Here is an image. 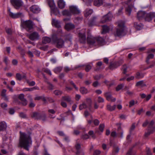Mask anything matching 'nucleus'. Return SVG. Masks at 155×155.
<instances>
[{
    "label": "nucleus",
    "instance_id": "nucleus-1",
    "mask_svg": "<svg viewBox=\"0 0 155 155\" xmlns=\"http://www.w3.org/2000/svg\"><path fill=\"white\" fill-rule=\"evenodd\" d=\"M32 141L30 135L24 133L20 132L19 143L21 147L28 150Z\"/></svg>",
    "mask_w": 155,
    "mask_h": 155
},
{
    "label": "nucleus",
    "instance_id": "nucleus-2",
    "mask_svg": "<svg viewBox=\"0 0 155 155\" xmlns=\"http://www.w3.org/2000/svg\"><path fill=\"white\" fill-rule=\"evenodd\" d=\"M87 42L91 45L102 46L104 45L105 41L104 38L100 36L94 37L90 36L87 37Z\"/></svg>",
    "mask_w": 155,
    "mask_h": 155
},
{
    "label": "nucleus",
    "instance_id": "nucleus-3",
    "mask_svg": "<svg viewBox=\"0 0 155 155\" xmlns=\"http://www.w3.org/2000/svg\"><path fill=\"white\" fill-rule=\"evenodd\" d=\"M117 25V27L115 28L116 31L114 32L115 36L120 37L125 35L126 33L125 31L124 22L120 21L116 23Z\"/></svg>",
    "mask_w": 155,
    "mask_h": 155
},
{
    "label": "nucleus",
    "instance_id": "nucleus-4",
    "mask_svg": "<svg viewBox=\"0 0 155 155\" xmlns=\"http://www.w3.org/2000/svg\"><path fill=\"white\" fill-rule=\"evenodd\" d=\"M52 41L58 48H62L64 46V40L61 38H58L55 35L52 36Z\"/></svg>",
    "mask_w": 155,
    "mask_h": 155
},
{
    "label": "nucleus",
    "instance_id": "nucleus-5",
    "mask_svg": "<svg viewBox=\"0 0 155 155\" xmlns=\"http://www.w3.org/2000/svg\"><path fill=\"white\" fill-rule=\"evenodd\" d=\"M33 22L30 20L23 21L21 22L22 27L27 31H29L32 29L34 26Z\"/></svg>",
    "mask_w": 155,
    "mask_h": 155
},
{
    "label": "nucleus",
    "instance_id": "nucleus-6",
    "mask_svg": "<svg viewBox=\"0 0 155 155\" xmlns=\"http://www.w3.org/2000/svg\"><path fill=\"white\" fill-rule=\"evenodd\" d=\"M79 41L81 43L84 44L86 42L85 30L83 29L78 33Z\"/></svg>",
    "mask_w": 155,
    "mask_h": 155
},
{
    "label": "nucleus",
    "instance_id": "nucleus-7",
    "mask_svg": "<svg viewBox=\"0 0 155 155\" xmlns=\"http://www.w3.org/2000/svg\"><path fill=\"white\" fill-rule=\"evenodd\" d=\"M10 2L16 9H19L23 4V2L22 0H10Z\"/></svg>",
    "mask_w": 155,
    "mask_h": 155
},
{
    "label": "nucleus",
    "instance_id": "nucleus-8",
    "mask_svg": "<svg viewBox=\"0 0 155 155\" xmlns=\"http://www.w3.org/2000/svg\"><path fill=\"white\" fill-rule=\"evenodd\" d=\"M112 16L111 13L109 12L107 14L102 17L101 20V22L104 23L109 21L111 20Z\"/></svg>",
    "mask_w": 155,
    "mask_h": 155
},
{
    "label": "nucleus",
    "instance_id": "nucleus-9",
    "mask_svg": "<svg viewBox=\"0 0 155 155\" xmlns=\"http://www.w3.org/2000/svg\"><path fill=\"white\" fill-rule=\"evenodd\" d=\"M123 62V61L122 60L110 63L109 66V68L111 70H113L119 66L121 64H122Z\"/></svg>",
    "mask_w": 155,
    "mask_h": 155
},
{
    "label": "nucleus",
    "instance_id": "nucleus-10",
    "mask_svg": "<svg viewBox=\"0 0 155 155\" xmlns=\"http://www.w3.org/2000/svg\"><path fill=\"white\" fill-rule=\"evenodd\" d=\"M69 9L72 15L78 14L80 13V11L75 6H70L69 7Z\"/></svg>",
    "mask_w": 155,
    "mask_h": 155
},
{
    "label": "nucleus",
    "instance_id": "nucleus-11",
    "mask_svg": "<svg viewBox=\"0 0 155 155\" xmlns=\"http://www.w3.org/2000/svg\"><path fill=\"white\" fill-rule=\"evenodd\" d=\"M104 96L106 97V99L108 101L114 102L115 101L116 99L115 98L113 97L110 92H108L104 93Z\"/></svg>",
    "mask_w": 155,
    "mask_h": 155
},
{
    "label": "nucleus",
    "instance_id": "nucleus-12",
    "mask_svg": "<svg viewBox=\"0 0 155 155\" xmlns=\"http://www.w3.org/2000/svg\"><path fill=\"white\" fill-rule=\"evenodd\" d=\"M29 38L32 41L36 40L39 39V35L38 32L35 31L29 35Z\"/></svg>",
    "mask_w": 155,
    "mask_h": 155
},
{
    "label": "nucleus",
    "instance_id": "nucleus-13",
    "mask_svg": "<svg viewBox=\"0 0 155 155\" xmlns=\"http://www.w3.org/2000/svg\"><path fill=\"white\" fill-rule=\"evenodd\" d=\"M153 18H155V12H150L147 14L145 20L146 21H150Z\"/></svg>",
    "mask_w": 155,
    "mask_h": 155
},
{
    "label": "nucleus",
    "instance_id": "nucleus-14",
    "mask_svg": "<svg viewBox=\"0 0 155 155\" xmlns=\"http://www.w3.org/2000/svg\"><path fill=\"white\" fill-rule=\"evenodd\" d=\"M30 11L34 13H38L41 10L39 6L36 5H34L30 7Z\"/></svg>",
    "mask_w": 155,
    "mask_h": 155
},
{
    "label": "nucleus",
    "instance_id": "nucleus-15",
    "mask_svg": "<svg viewBox=\"0 0 155 155\" xmlns=\"http://www.w3.org/2000/svg\"><path fill=\"white\" fill-rule=\"evenodd\" d=\"M75 148L77 150L76 154L79 155H84V153L82 151L80 150L81 148V144L78 143H76L75 145Z\"/></svg>",
    "mask_w": 155,
    "mask_h": 155
},
{
    "label": "nucleus",
    "instance_id": "nucleus-16",
    "mask_svg": "<svg viewBox=\"0 0 155 155\" xmlns=\"http://www.w3.org/2000/svg\"><path fill=\"white\" fill-rule=\"evenodd\" d=\"M147 14L144 11H140L138 12L137 13V17L139 20L142 19L146 16Z\"/></svg>",
    "mask_w": 155,
    "mask_h": 155
},
{
    "label": "nucleus",
    "instance_id": "nucleus-17",
    "mask_svg": "<svg viewBox=\"0 0 155 155\" xmlns=\"http://www.w3.org/2000/svg\"><path fill=\"white\" fill-rule=\"evenodd\" d=\"M8 10L9 11V15L12 18H19L21 17L22 15V13H18L16 14H14L10 12V9H8Z\"/></svg>",
    "mask_w": 155,
    "mask_h": 155
},
{
    "label": "nucleus",
    "instance_id": "nucleus-18",
    "mask_svg": "<svg viewBox=\"0 0 155 155\" xmlns=\"http://www.w3.org/2000/svg\"><path fill=\"white\" fill-rule=\"evenodd\" d=\"M26 77V74H25L23 73L22 74L19 73H17L16 74L15 78L16 80L20 81L23 79H25Z\"/></svg>",
    "mask_w": 155,
    "mask_h": 155
},
{
    "label": "nucleus",
    "instance_id": "nucleus-19",
    "mask_svg": "<svg viewBox=\"0 0 155 155\" xmlns=\"http://www.w3.org/2000/svg\"><path fill=\"white\" fill-rule=\"evenodd\" d=\"M24 95L23 94H20L18 96V98L22 101V104L23 106H25L27 104L26 100L24 98Z\"/></svg>",
    "mask_w": 155,
    "mask_h": 155
},
{
    "label": "nucleus",
    "instance_id": "nucleus-20",
    "mask_svg": "<svg viewBox=\"0 0 155 155\" xmlns=\"http://www.w3.org/2000/svg\"><path fill=\"white\" fill-rule=\"evenodd\" d=\"M104 0H94V5L95 6L99 7L102 5L104 3Z\"/></svg>",
    "mask_w": 155,
    "mask_h": 155
},
{
    "label": "nucleus",
    "instance_id": "nucleus-21",
    "mask_svg": "<svg viewBox=\"0 0 155 155\" xmlns=\"http://www.w3.org/2000/svg\"><path fill=\"white\" fill-rule=\"evenodd\" d=\"M61 100L62 101H66L70 103H71L73 102L71 100V97L68 95L62 96L61 98Z\"/></svg>",
    "mask_w": 155,
    "mask_h": 155
},
{
    "label": "nucleus",
    "instance_id": "nucleus-22",
    "mask_svg": "<svg viewBox=\"0 0 155 155\" xmlns=\"http://www.w3.org/2000/svg\"><path fill=\"white\" fill-rule=\"evenodd\" d=\"M41 116V114L36 112H34L31 114V117L35 119H40Z\"/></svg>",
    "mask_w": 155,
    "mask_h": 155
},
{
    "label": "nucleus",
    "instance_id": "nucleus-23",
    "mask_svg": "<svg viewBox=\"0 0 155 155\" xmlns=\"http://www.w3.org/2000/svg\"><path fill=\"white\" fill-rule=\"evenodd\" d=\"M65 28L67 31H69L74 28L75 26L71 23H68L65 25Z\"/></svg>",
    "mask_w": 155,
    "mask_h": 155
},
{
    "label": "nucleus",
    "instance_id": "nucleus-24",
    "mask_svg": "<svg viewBox=\"0 0 155 155\" xmlns=\"http://www.w3.org/2000/svg\"><path fill=\"white\" fill-rule=\"evenodd\" d=\"M58 7L61 9L64 8L65 5V3L63 0H59L58 2Z\"/></svg>",
    "mask_w": 155,
    "mask_h": 155
},
{
    "label": "nucleus",
    "instance_id": "nucleus-25",
    "mask_svg": "<svg viewBox=\"0 0 155 155\" xmlns=\"http://www.w3.org/2000/svg\"><path fill=\"white\" fill-rule=\"evenodd\" d=\"M147 132L145 133L144 136L145 137H147L150 134H153L154 131H155V128H153V130L147 128Z\"/></svg>",
    "mask_w": 155,
    "mask_h": 155
},
{
    "label": "nucleus",
    "instance_id": "nucleus-26",
    "mask_svg": "<svg viewBox=\"0 0 155 155\" xmlns=\"http://www.w3.org/2000/svg\"><path fill=\"white\" fill-rule=\"evenodd\" d=\"M102 31L101 32V33L102 34H105L108 33L110 29L109 27L106 25H104L102 26Z\"/></svg>",
    "mask_w": 155,
    "mask_h": 155
},
{
    "label": "nucleus",
    "instance_id": "nucleus-27",
    "mask_svg": "<svg viewBox=\"0 0 155 155\" xmlns=\"http://www.w3.org/2000/svg\"><path fill=\"white\" fill-rule=\"evenodd\" d=\"M52 23L55 27L59 28L61 27L60 21L54 19H52Z\"/></svg>",
    "mask_w": 155,
    "mask_h": 155
},
{
    "label": "nucleus",
    "instance_id": "nucleus-28",
    "mask_svg": "<svg viewBox=\"0 0 155 155\" xmlns=\"http://www.w3.org/2000/svg\"><path fill=\"white\" fill-rule=\"evenodd\" d=\"M6 127V124L5 122L2 121L0 123V131L5 130Z\"/></svg>",
    "mask_w": 155,
    "mask_h": 155
},
{
    "label": "nucleus",
    "instance_id": "nucleus-29",
    "mask_svg": "<svg viewBox=\"0 0 155 155\" xmlns=\"http://www.w3.org/2000/svg\"><path fill=\"white\" fill-rule=\"evenodd\" d=\"M93 12V10L92 9H86L84 12V15L86 17H87L91 15Z\"/></svg>",
    "mask_w": 155,
    "mask_h": 155
},
{
    "label": "nucleus",
    "instance_id": "nucleus-30",
    "mask_svg": "<svg viewBox=\"0 0 155 155\" xmlns=\"http://www.w3.org/2000/svg\"><path fill=\"white\" fill-rule=\"evenodd\" d=\"M62 13L63 15L68 16H70L72 15L71 12L70 10H64L62 11Z\"/></svg>",
    "mask_w": 155,
    "mask_h": 155
},
{
    "label": "nucleus",
    "instance_id": "nucleus-31",
    "mask_svg": "<svg viewBox=\"0 0 155 155\" xmlns=\"http://www.w3.org/2000/svg\"><path fill=\"white\" fill-rule=\"evenodd\" d=\"M134 26L137 30H140L142 28L143 25L141 23L135 22L134 23Z\"/></svg>",
    "mask_w": 155,
    "mask_h": 155
},
{
    "label": "nucleus",
    "instance_id": "nucleus-32",
    "mask_svg": "<svg viewBox=\"0 0 155 155\" xmlns=\"http://www.w3.org/2000/svg\"><path fill=\"white\" fill-rule=\"evenodd\" d=\"M97 19L96 17H93L88 22V25L90 26H91L94 25L96 20Z\"/></svg>",
    "mask_w": 155,
    "mask_h": 155
},
{
    "label": "nucleus",
    "instance_id": "nucleus-33",
    "mask_svg": "<svg viewBox=\"0 0 155 155\" xmlns=\"http://www.w3.org/2000/svg\"><path fill=\"white\" fill-rule=\"evenodd\" d=\"M51 41V40L50 38L46 37L43 38L42 42L43 44H46L50 43Z\"/></svg>",
    "mask_w": 155,
    "mask_h": 155
},
{
    "label": "nucleus",
    "instance_id": "nucleus-34",
    "mask_svg": "<svg viewBox=\"0 0 155 155\" xmlns=\"http://www.w3.org/2000/svg\"><path fill=\"white\" fill-rule=\"evenodd\" d=\"M154 57V55L153 54H149L146 58V62L147 64H148L149 63V60L150 59H152Z\"/></svg>",
    "mask_w": 155,
    "mask_h": 155
},
{
    "label": "nucleus",
    "instance_id": "nucleus-35",
    "mask_svg": "<svg viewBox=\"0 0 155 155\" xmlns=\"http://www.w3.org/2000/svg\"><path fill=\"white\" fill-rule=\"evenodd\" d=\"M81 93L83 94H86L88 93V90L84 87H81L80 89Z\"/></svg>",
    "mask_w": 155,
    "mask_h": 155
},
{
    "label": "nucleus",
    "instance_id": "nucleus-36",
    "mask_svg": "<svg viewBox=\"0 0 155 155\" xmlns=\"http://www.w3.org/2000/svg\"><path fill=\"white\" fill-rule=\"evenodd\" d=\"M116 107V105H114L113 106H111L110 104H108L107 105V109L108 110L111 111L114 110Z\"/></svg>",
    "mask_w": 155,
    "mask_h": 155
},
{
    "label": "nucleus",
    "instance_id": "nucleus-37",
    "mask_svg": "<svg viewBox=\"0 0 155 155\" xmlns=\"http://www.w3.org/2000/svg\"><path fill=\"white\" fill-rule=\"evenodd\" d=\"M118 134H120V137L122 138L123 137V131L122 129H121L120 126H119L117 128Z\"/></svg>",
    "mask_w": 155,
    "mask_h": 155
},
{
    "label": "nucleus",
    "instance_id": "nucleus-38",
    "mask_svg": "<svg viewBox=\"0 0 155 155\" xmlns=\"http://www.w3.org/2000/svg\"><path fill=\"white\" fill-rule=\"evenodd\" d=\"M48 3L49 6L52 8H54L55 7V4L53 0H48Z\"/></svg>",
    "mask_w": 155,
    "mask_h": 155
},
{
    "label": "nucleus",
    "instance_id": "nucleus-39",
    "mask_svg": "<svg viewBox=\"0 0 155 155\" xmlns=\"http://www.w3.org/2000/svg\"><path fill=\"white\" fill-rule=\"evenodd\" d=\"M144 75L143 74H140L139 72H137L136 73L135 78L137 79H140L143 77Z\"/></svg>",
    "mask_w": 155,
    "mask_h": 155
},
{
    "label": "nucleus",
    "instance_id": "nucleus-40",
    "mask_svg": "<svg viewBox=\"0 0 155 155\" xmlns=\"http://www.w3.org/2000/svg\"><path fill=\"white\" fill-rule=\"evenodd\" d=\"M137 101H135L134 100H131L129 102V107H131L133 106L135 104H137Z\"/></svg>",
    "mask_w": 155,
    "mask_h": 155
},
{
    "label": "nucleus",
    "instance_id": "nucleus-41",
    "mask_svg": "<svg viewBox=\"0 0 155 155\" xmlns=\"http://www.w3.org/2000/svg\"><path fill=\"white\" fill-rule=\"evenodd\" d=\"M102 63L101 61L97 62L96 64V68L95 69V71H97L99 70L100 69V67L102 65Z\"/></svg>",
    "mask_w": 155,
    "mask_h": 155
},
{
    "label": "nucleus",
    "instance_id": "nucleus-42",
    "mask_svg": "<svg viewBox=\"0 0 155 155\" xmlns=\"http://www.w3.org/2000/svg\"><path fill=\"white\" fill-rule=\"evenodd\" d=\"M91 100L90 98H87L86 99V104L87 105V107H91Z\"/></svg>",
    "mask_w": 155,
    "mask_h": 155
},
{
    "label": "nucleus",
    "instance_id": "nucleus-43",
    "mask_svg": "<svg viewBox=\"0 0 155 155\" xmlns=\"http://www.w3.org/2000/svg\"><path fill=\"white\" fill-rule=\"evenodd\" d=\"M62 69L61 67H58L55 68L54 69V71L55 73H58L61 71Z\"/></svg>",
    "mask_w": 155,
    "mask_h": 155
},
{
    "label": "nucleus",
    "instance_id": "nucleus-44",
    "mask_svg": "<svg viewBox=\"0 0 155 155\" xmlns=\"http://www.w3.org/2000/svg\"><path fill=\"white\" fill-rule=\"evenodd\" d=\"M87 107V105L86 103H83L80 105L79 108L80 110H82L83 109L86 108Z\"/></svg>",
    "mask_w": 155,
    "mask_h": 155
},
{
    "label": "nucleus",
    "instance_id": "nucleus-45",
    "mask_svg": "<svg viewBox=\"0 0 155 155\" xmlns=\"http://www.w3.org/2000/svg\"><path fill=\"white\" fill-rule=\"evenodd\" d=\"M54 93L56 95H60L62 93V91L59 90H56L54 91Z\"/></svg>",
    "mask_w": 155,
    "mask_h": 155
},
{
    "label": "nucleus",
    "instance_id": "nucleus-46",
    "mask_svg": "<svg viewBox=\"0 0 155 155\" xmlns=\"http://www.w3.org/2000/svg\"><path fill=\"white\" fill-rule=\"evenodd\" d=\"M126 11L127 14L129 15H130L131 13V8L129 6L126 8Z\"/></svg>",
    "mask_w": 155,
    "mask_h": 155
},
{
    "label": "nucleus",
    "instance_id": "nucleus-47",
    "mask_svg": "<svg viewBox=\"0 0 155 155\" xmlns=\"http://www.w3.org/2000/svg\"><path fill=\"white\" fill-rule=\"evenodd\" d=\"M127 67L126 64L123 65L122 67V69L123 70V73L125 74L127 71Z\"/></svg>",
    "mask_w": 155,
    "mask_h": 155
},
{
    "label": "nucleus",
    "instance_id": "nucleus-48",
    "mask_svg": "<svg viewBox=\"0 0 155 155\" xmlns=\"http://www.w3.org/2000/svg\"><path fill=\"white\" fill-rule=\"evenodd\" d=\"M88 134L89 135L91 136L94 139L96 138L95 135L94 134V132L92 130H90L88 132Z\"/></svg>",
    "mask_w": 155,
    "mask_h": 155
},
{
    "label": "nucleus",
    "instance_id": "nucleus-49",
    "mask_svg": "<svg viewBox=\"0 0 155 155\" xmlns=\"http://www.w3.org/2000/svg\"><path fill=\"white\" fill-rule=\"evenodd\" d=\"M154 124V122L153 121V120H152L150 122V123L149 124L148 126V128H150V129H152L153 128H155V127H153V125Z\"/></svg>",
    "mask_w": 155,
    "mask_h": 155
},
{
    "label": "nucleus",
    "instance_id": "nucleus-50",
    "mask_svg": "<svg viewBox=\"0 0 155 155\" xmlns=\"http://www.w3.org/2000/svg\"><path fill=\"white\" fill-rule=\"evenodd\" d=\"M104 127L105 126L104 124H101L100 125L99 129L101 132H103Z\"/></svg>",
    "mask_w": 155,
    "mask_h": 155
},
{
    "label": "nucleus",
    "instance_id": "nucleus-51",
    "mask_svg": "<svg viewBox=\"0 0 155 155\" xmlns=\"http://www.w3.org/2000/svg\"><path fill=\"white\" fill-rule=\"evenodd\" d=\"M92 66L91 65L87 64L85 65V71L86 72H88L91 68Z\"/></svg>",
    "mask_w": 155,
    "mask_h": 155
},
{
    "label": "nucleus",
    "instance_id": "nucleus-52",
    "mask_svg": "<svg viewBox=\"0 0 155 155\" xmlns=\"http://www.w3.org/2000/svg\"><path fill=\"white\" fill-rule=\"evenodd\" d=\"M124 86V84H121L118 85L116 88V90L117 91L121 89Z\"/></svg>",
    "mask_w": 155,
    "mask_h": 155
},
{
    "label": "nucleus",
    "instance_id": "nucleus-53",
    "mask_svg": "<svg viewBox=\"0 0 155 155\" xmlns=\"http://www.w3.org/2000/svg\"><path fill=\"white\" fill-rule=\"evenodd\" d=\"M143 81H139L137 82L136 85V86H143Z\"/></svg>",
    "mask_w": 155,
    "mask_h": 155
},
{
    "label": "nucleus",
    "instance_id": "nucleus-54",
    "mask_svg": "<svg viewBox=\"0 0 155 155\" xmlns=\"http://www.w3.org/2000/svg\"><path fill=\"white\" fill-rule=\"evenodd\" d=\"M42 71L50 75H51V71H50V70H49V69H48L44 68V69H43Z\"/></svg>",
    "mask_w": 155,
    "mask_h": 155
},
{
    "label": "nucleus",
    "instance_id": "nucleus-55",
    "mask_svg": "<svg viewBox=\"0 0 155 155\" xmlns=\"http://www.w3.org/2000/svg\"><path fill=\"white\" fill-rule=\"evenodd\" d=\"M81 138L84 140H86L89 138V136L87 134H85L81 136Z\"/></svg>",
    "mask_w": 155,
    "mask_h": 155
},
{
    "label": "nucleus",
    "instance_id": "nucleus-56",
    "mask_svg": "<svg viewBox=\"0 0 155 155\" xmlns=\"http://www.w3.org/2000/svg\"><path fill=\"white\" fill-rule=\"evenodd\" d=\"M135 124L134 123H133L132 124V126L131 127L130 130V134H131V133L135 129Z\"/></svg>",
    "mask_w": 155,
    "mask_h": 155
},
{
    "label": "nucleus",
    "instance_id": "nucleus-57",
    "mask_svg": "<svg viewBox=\"0 0 155 155\" xmlns=\"http://www.w3.org/2000/svg\"><path fill=\"white\" fill-rule=\"evenodd\" d=\"M27 83L30 86H33L35 84V82L34 81H27Z\"/></svg>",
    "mask_w": 155,
    "mask_h": 155
},
{
    "label": "nucleus",
    "instance_id": "nucleus-58",
    "mask_svg": "<svg viewBox=\"0 0 155 155\" xmlns=\"http://www.w3.org/2000/svg\"><path fill=\"white\" fill-rule=\"evenodd\" d=\"M64 101H62V100H61V106H62L63 107L65 108L67 107V104Z\"/></svg>",
    "mask_w": 155,
    "mask_h": 155
},
{
    "label": "nucleus",
    "instance_id": "nucleus-59",
    "mask_svg": "<svg viewBox=\"0 0 155 155\" xmlns=\"http://www.w3.org/2000/svg\"><path fill=\"white\" fill-rule=\"evenodd\" d=\"M153 64H151L148 67H147L145 68L144 70H145L146 69H149L150 68H151L153 67L155 65V61H153Z\"/></svg>",
    "mask_w": 155,
    "mask_h": 155
},
{
    "label": "nucleus",
    "instance_id": "nucleus-60",
    "mask_svg": "<svg viewBox=\"0 0 155 155\" xmlns=\"http://www.w3.org/2000/svg\"><path fill=\"white\" fill-rule=\"evenodd\" d=\"M0 106L3 109H5L7 107V105L6 103H3L1 104Z\"/></svg>",
    "mask_w": 155,
    "mask_h": 155
},
{
    "label": "nucleus",
    "instance_id": "nucleus-61",
    "mask_svg": "<svg viewBox=\"0 0 155 155\" xmlns=\"http://www.w3.org/2000/svg\"><path fill=\"white\" fill-rule=\"evenodd\" d=\"M99 85V84L98 81H96L94 82L92 84V86L94 87H96Z\"/></svg>",
    "mask_w": 155,
    "mask_h": 155
},
{
    "label": "nucleus",
    "instance_id": "nucleus-62",
    "mask_svg": "<svg viewBox=\"0 0 155 155\" xmlns=\"http://www.w3.org/2000/svg\"><path fill=\"white\" fill-rule=\"evenodd\" d=\"M101 153V151L98 150H95L93 153V155H99Z\"/></svg>",
    "mask_w": 155,
    "mask_h": 155
},
{
    "label": "nucleus",
    "instance_id": "nucleus-63",
    "mask_svg": "<svg viewBox=\"0 0 155 155\" xmlns=\"http://www.w3.org/2000/svg\"><path fill=\"white\" fill-rule=\"evenodd\" d=\"M93 122H94V124L96 126L98 125L100 123L99 120L97 119L94 120L93 121Z\"/></svg>",
    "mask_w": 155,
    "mask_h": 155
},
{
    "label": "nucleus",
    "instance_id": "nucleus-64",
    "mask_svg": "<svg viewBox=\"0 0 155 155\" xmlns=\"http://www.w3.org/2000/svg\"><path fill=\"white\" fill-rule=\"evenodd\" d=\"M92 82V81L91 80H86L84 83L86 85H89Z\"/></svg>",
    "mask_w": 155,
    "mask_h": 155
}]
</instances>
